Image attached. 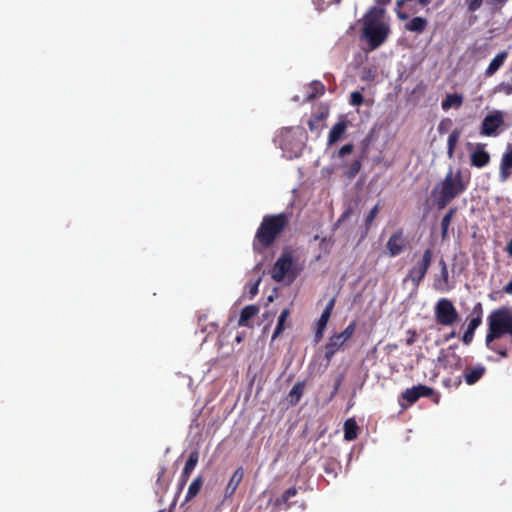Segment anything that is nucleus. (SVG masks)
Listing matches in <instances>:
<instances>
[{
    "instance_id": "7ed1b4c3",
    "label": "nucleus",
    "mask_w": 512,
    "mask_h": 512,
    "mask_svg": "<svg viewBox=\"0 0 512 512\" xmlns=\"http://www.w3.org/2000/svg\"><path fill=\"white\" fill-rule=\"evenodd\" d=\"M290 222L287 213L267 214L262 218L253 238L252 246L256 253L270 248L285 231Z\"/></svg>"
},
{
    "instance_id": "79ce46f5",
    "label": "nucleus",
    "mask_w": 512,
    "mask_h": 512,
    "mask_svg": "<svg viewBox=\"0 0 512 512\" xmlns=\"http://www.w3.org/2000/svg\"><path fill=\"white\" fill-rule=\"evenodd\" d=\"M261 279L259 278L255 282H249L247 285L249 287L250 298L252 299L258 293V286L260 284Z\"/></svg>"
},
{
    "instance_id": "9d476101",
    "label": "nucleus",
    "mask_w": 512,
    "mask_h": 512,
    "mask_svg": "<svg viewBox=\"0 0 512 512\" xmlns=\"http://www.w3.org/2000/svg\"><path fill=\"white\" fill-rule=\"evenodd\" d=\"M434 394V389L426 385H416L411 388H407L402 393V398L409 404H414L421 397H430Z\"/></svg>"
},
{
    "instance_id": "4468645a",
    "label": "nucleus",
    "mask_w": 512,
    "mask_h": 512,
    "mask_svg": "<svg viewBox=\"0 0 512 512\" xmlns=\"http://www.w3.org/2000/svg\"><path fill=\"white\" fill-rule=\"evenodd\" d=\"M305 131L302 127H289L284 128L280 135V145L283 149L287 148L290 145V138L299 137L303 138Z\"/></svg>"
},
{
    "instance_id": "ea45409f",
    "label": "nucleus",
    "mask_w": 512,
    "mask_h": 512,
    "mask_svg": "<svg viewBox=\"0 0 512 512\" xmlns=\"http://www.w3.org/2000/svg\"><path fill=\"white\" fill-rule=\"evenodd\" d=\"M483 0H465L469 12H475L482 6Z\"/></svg>"
},
{
    "instance_id": "c756f323",
    "label": "nucleus",
    "mask_w": 512,
    "mask_h": 512,
    "mask_svg": "<svg viewBox=\"0 0 512 512\" xmlns=\"http://www.w3.org/2000/svg\"><path fill=\"white\" fill-rule=\"evenodd\" d=\"M289 314H290V311L287 308H285L281 311V313L278 317L276 328L272 335L273 340L276 339L278 336H280L283 333V331L285 330V322H286Z\"/></svg>"
},
{
    "instance_id": "2eb2a0df",
    "label": "nucleus",
    "mask_w": 512,
    "mask_h": 512,
    "mask_svg": "<svg viewBox=\"0 0 512 512\" xmlns=\"http://www.w3.org/2000/svg\"><path fill=\"white\" fill-rule=\"evenodd\" d=\"M512 174V145L503 154L500 165V177L503 181L507 180Z\"/></svg>"
},
{
    "instance_id": "8fccbe9b",
    "label": "nucleus",
    "mask_w": 512,
    "mask_h": 512,
    "mask_svg": "<svg viewBox=\"0 0 512 512\" xmlns=\"http://www.w3.org/2000/svg\"><path fill=\"white\" fill-rule=\"evenodd\" d=\"M350 213H351V209H348L347 211H345V212L341 215V217H340V219L338 220V222L343 221L346 217H348V216H349V214H350Z\"/></svg>"
},
{
    "instance_id": "5fc2aeb1",
    "label": "nucleus",
    "mask_w": 512,
    "mask_h": 512,
    "mask_svg": "<svg viewBox=\"0 0 512 512\" xmlns=\"http://www.w3.org/2000/svg\"><path fill=\"white\" fill-rule=\"evenodd\" d=\"M439 266H440V268H441V269H448V268H447V264H446V262L444 261V259H440V261H439Z\"/></svg>"
},
{
    "instance_id": "2f4dec72",
    "label": "nucleus",
    "mask_w": 512,
    "mask_h": 512,
    "mask_svg": "<svg viewBox=\"0 0 512 512\" xmlns=\"http://www.w3.org/2000/svg\"><path fill=\"white\" fill-rule=\"evenodd\" d=\"M203 485V479L201 476L196 477L189 485L185 500L190 501L197 496Z\"/></svg>"
},
{
    "instance_id": "f03ea898",
    "label": "nucleus",
    "mask_w": 512,
    "mask_h": 512,
    "mask_svg": "<svg viewBox=\"0 0 512 512\" xmlns=\"http://www.w3.org/2000/svg\"><path fill=\"white\" fill-rule=\"evenodd\" d=\"M488 331L485 337L487 348L497 353L502 358L508 357V351L505 346L498 345L495 340L509 335L512 339V312L507 307H501L493 310L488 318Z\"/></svg>"
},
{
    "instance_id": "6ab92c4d",
    "label": "nucleus",
    "mask_w": 512,
    "mask_h": 512,
    "mask_svg": "<svg viewBox=\"0 0 512 512\" xmlns=\"http://www.w3.org/2000/svg\"><path fill=\"white\" fill-rule=\"evenodd\" d=\"M428 26V21L426 18L416 16L413 17L408 23L405 24V29L410 32H415L417 34L423 33Z\"/></svg>"
},
{
    "instance_id": "6e6d98bb",
    "label": "nucleus",
    "mask_w": 512,
    "mask_h": 512,
    "mask_svg": "<svg viewBox=\"0 0 512 512\" xmlns=\"http://www.w3.org/2000/svg\"><path fill=\"white\" fill-rule=\"evenodd\" d=\"M164 473H165V468H161V470H160V472L158 474V479H157L158 482L163 477Z\"/></svg>"
},
{
    "instance_id": "e433bc0d",
    "label": "nucleus",
    "mask_w": 512,
    "mask_h": 512,
    "mask_svg": "<svg viewBox=\"0 0 512 512\" xmlns=\"http://www.w3.org/2000/svg\"><path fill=\"white\" fill-rule=\"evenodd\" d=\"M379 213V205H375L368 213L365 219V228L366 230H369L372 222L376 218L377 214Z\"/></svg>"
},
{
    "instance_id": "4be33fe9",
    "label": "nucleus",
    "mask_w": 512,
    "mask_h": 512,
    "mask_svg": "<svg viewBox=\"0 0 512 512\" xmlns=\"http://www.w3.org/2000/svg\"><path fill=\"white\" fill-rule=\"evenodd\" d=\"M347 125L344 121H339L333 125L328 135V144L332 145L337 142L344 134Z\"/></svg>"
},
{
    "instance_id": "a19ab883",
    "label": "nucleus",
    "mask_w": 512,
    "mask_h": 512,
    "mask_svg": "<svg viewBox=\"0 0 512 512\" xmlns=\"http://www.w3.org/2000/svg\"><path fill=\"white\" fill-rule=\"evenodd\" d=\"M353 148L354 146L352 144H345L339 149L337 156L339 158H344L345 156L352 153Z\"/></svg>"
},
{
    "instance_id": "aec40b11",
    "label": "nucleus",
    "mask_w": 512,
    "mask_h": 512,
    "mask_svg": "<svg viewBox=\"0 0 512 512\" xmlns=\"http://www.w3.org/2000/svg\"><path fill=\"white\" fill-rule=\"evenodd\" d=\"M244 476V471L242 467H238L233 475L231 476L227 486H226V495L231 496L237 490L239 484L241 483Z\"/></svg>"
},
{
    "instance_id": "393cba45",
    "label": "nucleus",
    "mask_w": 512,
    "mask_h": 512,
    "mask_svg": "<svg viewBox=\"0 0 512 512\" xmlns=\"http://www.w3.org/2000/svg\"><path fill=\"white\" fill-rule=\"evenodd\" d=\"M457 213L456 207H451L441 220V238L442 240L447 239L448 230L454 215Z\"/></svg>"
},
{
    "instance_id": "f257e3e1",
    "label": "nucleus",
    "mask_w": 512,
    "mask_h": 512,
    "mask_svg": "<svg viewBox=\"0 0 512 512\" xmlns=\"http://www.w3.org/2000/svg\"><path fill=\"white\" fill-rule=\"evenodd\" d=\"M469 183V178L463 175L461 169L453 170L450 167L444 178L437 182L431 191L434 205L438 210L444 209L468 189Z\"/></svg>"
},
{
    "instance_id": "4d7b16f0",
    "label": "nucleus",
    "mask_w": 512,
    "mask_h": 512,
    "mask_svg": "<svg viewBox=\"0 0 512 512\" xmlns=\"http://www.w3.org/2000/svg\"><path fill=\"white\" fill-rule=\"evenodd\" d=\"M423 86H424V85H423V82L421 81V82L417 85V87L414 89V91H413V92H416L418 89L423 88Z\"/></svg>"
},
{
    "instance_id": "7c9ffc66",
    "label": "nucleus",
    "mask_w": 512,
    "mask_h": 512,
    "mask_svg": "<svg viewBox=\"0 0 512 512\" xmlns=\"http://www.w3.org/2000/svg\"><path fill=\"white\" fill-rule=\"evenodd\" d=\"M481 325V323H479V320L478 319H470L469 323H468V326H467V329L466 331L464 332V335H463V338H462V341L468 345L472 342L473 338H474V333H475V330Z\"/></svg>"
},
{
    "instance_id": "412c9836",
    "label": "nucleus",
    "mask_w": 512,
    "mask_h": 512,
    "mask_svg": "<svg viewBox=\"0 0 512 512\" xmlns=\"http://www.w3.org/2000/svg\"><path fill=\"white\" fill-rule=\"evenodd\" d=\"M490 161V155L483 148L477 149L471 154V164L477 168L486 166Z\"/></svg>"
},
{
    "instance_id": "b1692460",
    "label": "nucleus",
    "mask_w": 512,
    "mask_h": 512,
    "mask_svg": "<svg viewBox=\"0 0 512 512\" xmlns=\"http://www.w3.org/2000/svg\"><path fill=\"white\" fill-rule=\"evenodd\" d=\"M439 361L444 362L445 367H449L454 370H460L462 368V358L454 352L443 357H439Z\"/></svg>"
},
{
    "instance_id": "dca6fc26",
    "label": "nucleus",
    "mask_w": 512,
    "mask_h": 512,
    "mask_svg": "<svg viewBox=\"0 0 512 512\" xmlns=\"http://www.w3.org/2000/svg\"><path fill=\"white\" fill-rule=\"evenodd\" d=\"M259 313V307L255 304L245 306L240 313L238 325L242 327H250V320Z\"/></svg>"
},
{
    "instance_id": "6e6552de",
    "label": "nucleus",
    "mask_w": 512,
    "mask_h": 512,
    "mask_svg": "<svg viewBox=\"0 0 512 512\" xmlns=\"http://www.w3.org/2000/svg\"><path fill=\"white\" fill-rule=\"evenodd\" d=\"M409 246V241L402 228L397 229L389 237L386 248L390 257H396L403 253Z\"/></svg>"
},
{
    "instance_id": "9b49d317",
    "label": "nucleus",
    "mask_w": 512,
    "mask_h": 512,
    "mask_svg": "<svg viewBox=\"0 0 512 512\" xmlns=\"http://www.w3.org/2000/svg\"><path fill=\"white\" fill-rule=\"evenodd\" d=\"M199 460V453L197 451H193L189 454V457L185 463V466L182 470V473L179 478V488L182 489L187 481L190 478V475L194 468L196 467Z\"/></svg>"
},
{
    "instance_id": "423d86ee",
    "label": "nucleus",
    "mask_w": 512,
    "mask_h": 512,
    "mask_svg": "<svg viewBox=\"0 0 512 512\" xmlns=\"http://www.w3.org/2000/svg\"><path fill=\"white\" fill-rule=\"evenodd\" d=\"M434 313L437 323L442 326H451L457 322L459 318L458 311L448 298H441L437 301Z\"/></svg>"
},
{
    "instance_id": "1a4fd4ad",
    "label": "nucleus",
    "mask_w": 512,
    "mask_h": 512,
    "mask_svg": "<svg viewBox=\"0 0 512 512\" xmlns=\"http://www.w3.org/2000/svg\"><path fill=\"white\" fill-rule=\"evenodd\" d=\"M504 124V117L500 111L487 115L481 124L480 133L484 136H492L497 129Z\"/></svg>"
},
{
    "instance_id": "a211bd4d",
    "label": "nucleus",
    "mask_w": 512,
    "mask_h": 512,
    "mask_svg": "<svg viewBox=\"0 0 512 512\" xmlns=\"http://www.w3.org/2000/svg\"><path fill=\"white\" fill-rule=\"evenodd\" d=\"M507 57H508V52L507 51L499 52L492 59V61L490 62V64L486 68L485 73H484L485 76L486 77L493 76L499 70V68L504 64V62L506 61Z\"/></svg>"
},
{
    "instance_id": "37998d69",
    "label": "nucleus",
    "mask_w": 512,
    "mask_h": 512,
    "mask_svg": "<svg viewBox=\"0 0 512 512\" xmlns=\"http://www.w3.org/2000/svg\"><path fill=\"white\" fill-rule=\"evenodd\" d=\"M445 125H447V126L451 125V120L450 119H444V120H442L440 122V124L438 126V131L440 133H444L447 130Z\"/></svg>"
},
{
    "instance_id": "5701e85b",
    "label": "nucleus",
    "mask_w": 512,
    "mask_h": 512,
    "mask_svg": "<svg viewBox=\"0 0 512 512\" xmlns=\"http://www.w3.org/2000/svg\"><path fill=\"white\" fill-rule=\"evenodd\" d=\"M463 103V96L458 93L447 94L441 103L443 110L447 111L452 107H460Z\"/></svg>"
},
{
    "instance_id": "a878e982",
    "label": "nucleus",
    "mask_w": 512,
    "mask_h": 512,
    "mask_svg": "<svg viewBox=\"0 0 512 512\" xmlns=\"http://www.w3.org/2000/svg\"><path fill=\"white\" fill-rule=\"evenodd\" d=\"M358 436V425L355 419H347L344 423V438L347 441H352Z\"/></svg>"
},
{
    "instance_id": "4c0bfd02",
    "label": "nucleus",
    "mask_w": 512,
    "mask_h": 512,
    "mask_svg": "<svg viewBox=\"0 0 512 512\" xmlns=\"http://www.w3.org/2000/svg\"><path fill=\"white\" fill-rule=\"evenodd\" d=\"M364 101L363 95L359 91H354L350 94V104L352 106H360Z\"/></svg>"
},
{
    "instance_id": "864d4df0",
    "label": "nucleus",
    "mask_w": 512,
    "mask_h": 512,
    "mask_svg": "<svg viewBox=\"0 0 512 512\" xmlns=\"http://www.w3.org/2000/svg\"><path fill=\"white\" fill-rule=\"evenodd\" d=\"M340 383H341V380L338 379L335 383V386H334V391H333V395H335L337 392H338V389H339V386H340Z\"/></svg>"
},
{
    "instance_id": "a18cd8bd",
    "label": "nucleus",
    "mask_w": 512,
    "mask_h": 512,
    "mask_svg": "<svg viewBox=\"0 0 512 512\" xmlns=\"http://www.w3.org/2000/svg\"><path fill=\"white\" fill-rule=\"evenodd\" d=\"M503 290L505 293L512 295V280L504 286Z\"/></svg>"
},
{
    "instance_id": "473e14b6",
    "label": "nucleus",
    "mask_w": 512,
    "mask_h": 512,
    "mask_svg": "<svg viewBox=\"0 0 512 512\" xmlns=\"http://www.w3.org/2000/svg\"><path fill=\"white\" fill-rule=\"evenodd\" d=\"M362 166L361 159H355L350 164H344L343 167H345L344 175L348 179H353L358 174Z\"/></svg>"
},
{
    "instance_id": "13d9d810",
    "label": "nucleus",
    "mask_w": 512,
    "mask_h": 512,
    "mask_svg": "<svg viewBox=\"0 0 512 512\" xmlns=\"http://www.w3.org/2000/svg\"><path fill=\"white\" fill-rule=\"evenodd\" d=\"M454 336H455V332H454V331H452V332L450 333L449 338L454 337Z\"/></svg>"
},
{
    "instance_id": "603ef678",
    "label": "nucleus",
    "mask_w": 512,
    "mask_h": 512,
    "mask_svg": "<svg viewBox=\"0 0 512 512\" xmlns=\"http://www.w3.org/2000/svg\"><path fill=\"white\" fill-rule=\"evenodd\" d=\"M380 6H386L391 0H375Z\"/></svg>"
},
{
    "instance_id": "bb28decb",
    "label": "nucleus",
    "mask_w": 512,
    "mask_h": 512,
    "mask_svg": "<svg viewBox=\"0 0 512 512\" xmlns=\"http://www.w3.org/2000/svg\"><path fill=\"white\" fill-rule=\"evenodd\" d=\"M335 306V298H332L329 300V302L326 304V307L324 308L320 318L317 321V327L320 329H325L326 325L330 319L332 310Z\"/></svg>"
},
{
    "instance_id": "49530a36",
    "label": "nucleus",
    "mask_w": 512,
    "mask_h": 512,
    "mask_svg": "<svg viewBox=\"0 0 512 512\" xmlns=\"http://www.w3.org/2000/svg\"><path fill=\"white\" fill-rule=\"evenodd\" d=\"M323 332H324V329H320L317 327L316 332H315L316 341H319L323 337Z\"/></svg>"
},
{
    "instance_id": "0eeeda50",
    "label": "nucleus",
    "mask_w": 512,
    "mask_h": 512,
    "mask_svg": "<svg viewBox=\"0 0 512 512\" xmlns=\"http://www.w3.org/2000/svg\"><path fill=\"white\" fill-rule=\"evenodd\" d=\"M293 255L289 250L283 251L276 260L271 271V277L276 282H281L292 272Z\"/></svg>"
},
{
    "instance_id": "f3484780",
    "label": "nucleus",
    "mask_w": 512,
    "mask_h": 512,
    "mask_svg": "<svg viewBox=\"0 0 512 512\" xmlns=\"http://www.w3.org/2000/svg\"><path fill=\"white\" fill-rule=\"evenodd\" d=\"M298 493V490L295 486L288 488L283 492V494L276 498L273 502L275 508L285 510L289 509L291 507V503L289 502V499L296 496Z\"/></svg>"
},
{
    "instance_id": "c03bdc74",
    "label": "nucleus",
    "mask_w": 512,
    "mask_h": 512,
    "mask_svg": "<svg viewBox=\"0 0 512 512\" xmlns=\"http://www.w3.org/2000/svg\"><path fill=\"white\" fill-rule=\"evenodd\" d=\"M319 122H320V119H319V118H317V117H316L315 119H310V120L308 121L309 129H310L311 131H313V130L317 129V125H318V123H319Z\"/></svg>"
},
{
    "instance_id": "f8f14e48",
    "label": "nucleus",
    "mask_w": 512,
    "mask_h": 512,
    "mask_svg": "<svg viewBox=\"0 0 512 512\" xmlns=\"http://www.w3.org/2000/svg\"><path fill=\"white\" fill-rule=\"evenodd\" d=\"M485 373V366L477 364L475 366L466 367L463 372V378L466 384L474 385L484 376Z\"/></svg>"
},
{
    "instance_id": "cd10ccee",
    "label": "nucleus",
    "mask_w": 512,
    "mask_h": 512,
    "mask_svg": "<svg viewBox=\"0 0 512 512\" xmlns=\"http://www.w3.org/2000/svg\"><path fill=\"white\" fill-rule=\"evenodd\" d=\"M461 135V131L459 129H454L448 136L447 140V155L450 159L454 157L455 148L459 141Z\"/></svg>"
},
{
    "instance_id": "c85d7f7f",
    "label": "nucleus",
    "mask_w": 512,
    "mask_h": 512,
    "mask_svg": "<svg viewBox=\"0 0 512 512\" xmlns=\"http://www.w3.org/2000/svg\"><path fill=\"white\" fill-rule=\"evenodd\" d=\"M304 383L303 382H297L294 384L292 389L289 392V402L291 405H296L300 401L301 397L304 393Z\"/></svg>"
},
{
    "instance_id": "58836bf2",
    "label": "nucleus",
    "mask_w": 512,
    "mask_h": 512,
    "mask_svg": "<svg viewBox=\"0 0 512 512\" xmlns=\"http://www.w3.org/2000/svg\"><path fill=\"white\" fill-rule=\"evenodd\" d=\"M472 319H478L479 323L482 324V316H483V307L480 302L476 303L472 309Z\"/></svg>"
},
{
    "instance_id": "39448f33",
    "label": "nucleus",
    "mask_w": 512,
    "mask_h": 512,
    "mask_svg": "<svg viewBox=\"0 0 512 512\" xmlns=\"http://www.w3.org/2000/svg\"><path fill=\"white\" fill-rule=\"evenodd\" d=\"M432 261L433 250L429 247L423 251L421 257L408 269L404 282L410 281L415 288H418L425 278Z\"/></svg>"
},
{
    "instance_id": "ddd939ff",
    "label": "nucleus",
    "mask_w": 512,
    "mask_h": 512,
    "mask_svg": "<svg viewBox=\"0 0 512 512\" xmlns=\"http://www.w3.org/2000/svg\"><path fill=\"white\" fill-rule=\"evenodd\" d=\"M344 340L341 339L337 334H333L325 345V359L330 362L333 356L342 348Z\"/></svg>"
},
{
    "instance_id": "3c124183",
    "label": "nucleus",
    "mask_w": 512,
    "mask_h": 512,
    "mask_svg": "<svg viewBox=\"0 0 512 512\" xmlns=\"http://www.w3.org/2000/svg\"><path fill=\"white\" fill-rule=\"evenodd\" d=\"M418 4L425 7L431 3V0H417Z\"/></svg>"
},
{
    "instance_id": "de8ad7c7",
    "label": "nucleus",
    "mask_w": 512,
    "mask_h": 512,
    "mask_svg": "<svg viewBox=\"0 0 512 512\" xmlns=\"http://www.w3.org/2000/svg\"><path fill=\"white\" fill-rule=\"evenodd\" d=\"M506 252L507 254L512 257V238L510 239V241L507 243V246H506Z\"/></svg>"
},
{
    "instance_id": "f704fd0d",
    "label": "nucleus",
    "mask_w": 512,
    "mask_h": 512,
    "mask_svg": "<svg viewBox=\"0 0 512 512\" xmlns=\"http://www.w3.org/2000/svg\"><path fill=\"white\" fill-rule=\"evenodd\" d=\"M311 92L307 95V100H312L316 98L317 96L323 95L325 92V86L320 81H313L309 86Z\"/></svg>"
},
{
    "instance_id": "09e8293b",
    "label": "nucleus",
    "mask_w": 512,
    "mask_h": 512,
    "mask_svg": "<svg viewBox=\"0 0 512 512\" xmlns=\"http://www.w3.org/2000/svg\"><path fill=\"white\" fill-rule=\"evenodd\" d=\"M489 4L491 5H494V4H500V5H503L505 4L508 0H487Z\"/></svg>"
},
{
    "instance_id": "20e7f679",
    "label": "nucleus",
    "mask_w": 512,
    "mask_h": 512,
    "mask_svg": "<svg viewBox=\"0 0 512 512\" xmlns=\"http://www.w3.org/2000/svg\"><path fill=\"white\" fill-rule=\"evenodd\" d=\"M384 14L383 7L374 6L364 15L363 37L371 49L381 46L390 33L389 25L383 21Z\"/></svg>"
},
{
    "instance_id": "72a5a7b5",
    "label": "nucleus",
    "mask_w": 512,
    "mask_h": 512,
    "mask_svg": "<svg viewBox=\"0 0 512 512\" xmlns=\"http://www.w3.org/2000/svg\"><path fill=\"white\" fill-rule=\"evenodd\" d=\"M449 287L448 269H440V276L435 280V288L441 291L447 290Z\"/></svg>"
},
{
    "instance_id": "c9c22d12",
    "label": "nucleus",
    "mask_w": 512,
    "mask_h": 512,
    "mask_svg": "<svg viewBox=\"0 0 512 512\" xmlns=\"http://www.w3.org/2000/svg\"><path fill=\"white\" fill-rule=\"evenodd\" d=\"M356 322L352 321L341 333H336L344 342L348 341L354 334Z\"/></svg>"
}]
</instances>
